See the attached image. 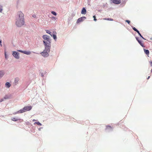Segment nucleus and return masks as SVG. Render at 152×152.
Segmentation results:
<instances>
[{"label": "nucleus", "mask_w": 152, "mask_h": 152, "mask_svg": "<svg viewBox=\"0 0 152 152\" xmlns=\"http://www.w3.org/2000/svg\"><path fill=\"white\" fill-rule=\"evenodd\" d=\"M43 39L45 40L43 41V43L45 47L48 46L50 47V42L49 37L47 35H45L43 36Z\"/></svg>", "instance_id": "1"}, {"label": "nucleus", "mask_w": 152, "mask_h": 152, "mask_svg": "<svg viewBox=\"0 0 152 152\" xmlns=\"http://www.w3.org/2000/svg\"><path fill=\"white\" fill-rule=\"evenodd\" d=\"M50 47L48 46L45 47V49L42 52L41 54L42 56L44 57H47L48 56V53L50 51Z\"/></svg>", "instance_id": "2"}, {"label": "nucleus", "mask_w": 152, "mask_h": 152, "mask_svg": "<svg viewBox=\"0 0 152 152\" xmlns=\"http://www.w3.org/2000/svg\"><path fill=\"white\" fill-rule=\"evenodd\" d=\"M25 23L24 20L16 19V24L18 27H21Z\"/></svg>", "instance_id": "3"}, {"label": "nucleus", "mask_w": 152, "mask_h": 152, "mask_svg": "<svg viewBox=\"0 0 152 152\" xmlns=\"http://www.w3.org/2000/svg\"><path fill=\"white\" fill-rule=\"evenodd\" d=\"M16 19L24 20V14L21 12L19 11L18 12Z\"/></svg>", "instance_id": "4"}, {"label": "nucleus", "mask_w": 152, "mask_h": 152, "mask_svg": "<svg viewBox=\"0 0 152 152\" xmlns=\"http://www.w3.org/2000/svg\"><path fill=\"white\" fill-rule=\"evenodd\" d=\"M12 55L16 58L19 59L20 58L19 53L16 51H13V52Z\"/></svg>", "instance_id": "5"}, {"label": "nucleus", "mask_w": 152, "mask_h": 152, "mask_svg": "<svg viewBox=\"0 0 152 152\" xmlns=\"http://www.w3.org/2000/svg\"><path fill=\"white\" fill-rule=\"evenodd\" d=\"M86 17H82L78 18L77 21V23H78L80 22L83 21L85 19H86Z\"/></svg>", "instance_id": "6"}, {"label": "nucleus", "mask_w": 152, "mask_h": 152, "mask_svg": "<svg viewBox=\"0 0 152 152\" xmlns=\"http://www.w3.org/2000/svg\"><path fill=\"white\" fill-rule=\"evenodd\" d=\"M18 51L26 55H30L31 53V52L29 51H22L20 50H18Z\"/></svg>", "instance_id": "7"}, {"label": "nucleus", "mask_w": 152, "mask_h": 152, "mask_svg": "<svg viewBox=\"0 0 152 152\" xmlns=\"http://www.w3.org/2000/svg\"><path fill=\"white\" fill-rule=\"evenodd\" d=\"M31 108L32 107L31 106H26L23 108L24 110H25V112L27 111L30 110Z\"/></svg>", "instance_id": "8"}, {"label": "nucleus", "mask_w": 152, "mask_h": 152, "mask_svg": "<svg viewBox=\"0 0 152 152\" xmlns=\"http://www.w3.org/2000/svg\"><path fill=\"white\" fill-rule=\"evenodd\" d=\"M113 3L115 4H119L121 3L120 0H112Z\"/></svg>", "instance_id": "9"}, {"label": "nucleus", "mask_w": 152, "mask_h": 152, "mask_svg": "<svg viewBox=\"0 0 152 152\" xmlns=\"http://www.w3.org/2000/svg\"><path fill=\"white\" fill-rule=\"evenodd\" d=\"M86 13V10L85 8H83L81 12V13L82 14H85Z\"/></svg>", "instance_id": "10"}, {"label": "nucleus", "mask_w": 152, "mask_h": 152, "mask_svg": "<svg viewBox=\"0 0 152 152\" xmlns=\"http://www.w3.org/2000/svg\"><path fill=\"white\" fill-rule=\"evenodd\" d=\"M145 53L146 54V55L148 56L149 55V51L148 50H146L145 49H143Z\"/></svg>", "instance_id": "11"}, {"label": "nucleus", "mask_w": 152, "mask_h": 152, "mask_svg": "<svg viewBox=\"0 0 152 152\" xmlns=\"http://www.w3.org/2000/svg\"><path fill=\"white\" fill-rule=\"evenodd\" d=\"M136 39L141 45L142 46V41L139 38L137 37L136 38Z\"/></svg>", "instance_id": "12"}, {"label": "nucleus", "mask_w": 152, "mask_h": 152, "mask_svg": "<svg viewBox=\"0 0 152 152\" xmlns=\"http://www.w3.org/2000/svg\"><path fill=\"white\" fill-rule=\"evenodd\" d=\"M4 75V72L2 70H0V78L2 77Z\"/></svg>", "instance_id": "13"}, {"label": "nucleus", "mask_w": 152, "mask_h": 152, "mask_svg": "<svg viewBox=\"0 0 152 152\" xmlns=\"http://www.w3.org/2000/svg\"><path fill=\"white\" fill-rule=\"evenodd\" d=\"M24 112H25V110L23 108V109H21L20 110H19L18 111L17 113H22Z\"/></svg>", "instance_id": "14"}, {"label": "nucleus", "mask_w": 152, "mask_h": 152, "mask_svg": "<svg viewBox=\"0 0 152 152\" xmlns=\"http://www.w3.org/2000/svg\"><path fill=\"white\" fill-rule=\"evenodd\" d=\"M5 85L7 88H9L11 86V84L9 82H7L5 83Z\"/></svg>", "instance_id": "15"}, {"label": "nucleus", "mask_w": 152, "mask_h": 152, "mask_svg": "<svg viewBox=\"0 0 152 152\" xmlns=\"http://www.w3.org/2000/svg\"><path fill=\"white\" fill-rule=\"evenodd\" d=\"M46 31L47 33L49 34L51 36H52V34H53L50 32V31L48 30H46Z\"/></svg>", "instance_id": "16"}, {"label": "nucleus", "mask_w": 152, "mask_h": 152, "mask_svg": "<svg viewBox=\"0 0 152 152\" xmlns=\"http://www.w3.org/2000/svg\"><path fill=\"white\" fill-rule=\"evenodd\" d=\"M37 124L39 126H42V124L39 122H35L34 123V124Z\"/></svg>", "instance_id": "17"}, {"label": "nucleus", "mask_w": 152, "mask_h": 152, "mask_svg": "<svg viewBox=\"0 0 152 152\" xmlns=\"http://www.w3.org/2000/svg\"><path fill=\"white\" fill-rule=\"evenodd\" d=\"M112 127L110 126H106V129H112Z\"/></svg>", "instance_id": "18"}, {"label": "nucleus", "mask_w": 152, "mask_h": 152, "mask_svg": "<svg viewBox=\"0 0 152 152\" xmlns=\"http://www.w3.org/2000/svg\"><path fill=\"white\" fill-rule=\"evenodd\" d=\"M104 20H109L110 21H113V19L111 18H104Z\"/></svg>", "instance_id": "19"}, {"label": "nucleus", "mask_w": 152, "mask_h": 152, "mask_svg": "<svg viewBox=\"0 0 152 152\" xmlns=\"http://www.w3.org/2000/svg\"><path fill=\"white\" fill-rule=\"evenodd\" d=\"M52 37H53V38L55 40H56V34H52Z\"/></svg>", "instance_id": "20"}, {"label": "nucleus", "mask_w": 152, "mask_h": 152, "mask_svg": "<svg viewBox=\"0 0 152 152\" xmlns=\"http://www.w3.org/2000/svg\"><path fill=\"white\" fill-rule=\"evenodd\" d=\"M19 79L18 78H16L15 79V83H17L19 81Z\"/></svg>", "instance_id": "21"}, {"label": "nucleus", "mask_w": 152, "mask_h": 152, "mask_svg": "<svg viewBox=\"0 0 152 152\" xmlns=\"http://www.w3.org/2000/svg\"><path fill=\"white\" fill-rule=\"evenodd\" d=\"M12 120L14 121H17L18 120V119L15 118H13L12 119Z\"/></svg>", "instance_id": "22"}, {"label": "nucleus", "mask_w": 152, "mask_h": 152, "mask_svg": "<svg viewBox=\"0 0 152 152\" xmlns=\"http://www.w3.org/2000/svg\"><path fill=\"white\" fill-rule=\"evenodd\" d=\"M51 13L52 14L54 15H55V16H56L57 15L56 13L54 11H52Z\"/></svg>", "instance_id": "23"}, {"label": "nucleus", "mask_w": 152, "mask_h": 152, "mask_svg": "<svg viewBox=\"0 0 152 152\" xmlns=\"http://www.w3.org/2000/svg\"><path fill=\"white\" fill-rule=\"evenodd\" d=\"M4 54L5 58L7 59L8 58V56L6 54V52H5Z\"/></svg>", "instance_id": "24"}, {"label": "nucleus", "mask_w": 152, "mask_h": 152, "mask_svg": "<svg viewBox=\"0 0 152 152\" xmlns=\"http://www.w3.org/2000/svg\"><path fill=\"white\" fill-rule=\"evenodd\" d=\"M132 28L134 31L136 32L138 31V30L134 27H132Z\"/></svg>", "instance_id": "25"}, {"label": "nucleus", "mask_w": 152, "mask_h": 152, "mask_svg": "<svg viewBox=\"0 0 152 152\" xmlns=\"http://www.w3.org/2000/svg\"><path fill=\"white\" fill-rule=\"evenodd\" d=\"M93 18H94V20L95 21H96L97 20V19L96 18V16L95 15H94L93 16Z\"/></svg>", "instance_id": "26"}, {"label": "nucleus", "mask_w": 152, "mask_h": 152, "mask_svg": "<svg viewBox=\"0 0 152 152\" xmlns=\"http://www.w3.org/2000/svg\"><path fill=\"white\" fill-rule=\"evenodd\" d=\"M137 32L138 33V34L142 38V37L141 35V34L140 33L139 31L138 30L137 31Z\"/></svg>", "instance_id": "27"}, {"label": "nucleus", "mask_w": 152, "mask_h": 152, "mask_svg": "<svg viewBox=\"0 0 152 152\" xmlns=\"http://www.w3.org/2000/svg\"><path fill=\"white\" fill-rule=\"evenodd\" d=\"M2 10V7L0 5V12H1Z\"/></svg>", "instance_id": "28"}, {"label": "nucleus", "mask_w": 152, "mask_h": 152, "mask_svg": "<svg viewBox=\"0 0 152 152\" xmlns=\"http://www.w3.org/2000/svg\"><path fill=\"white\" fill-rule=\"evenodd\" d=\"M125 21L127 23L129 24L130 23V21H129V20H126Z\"/></svg>", "instance_id": "29"}, {"label": "nucleus", "mask_w": 152, "mask_h": 152, "mask_svg": "<svg viewBox=\"0 0 152 152\" xmlns=\"http://www.w3.org/2000/svg\"><path fill=\"white\" fill-rule=\"evenodd\" d=\"M9 98L7 96H6L4 97V99H8Z\"/></svg>", "instance_id": "30"}, {"label": "nucleus", "mask_w": 152, "mask_h": 152, "mask_svg": "<svg viewBox=\"0 0 152 152\" xmlns=\"http://www.w3.org/2000/svg\"><path fill=\"white\" fill-rule=\"evenodd\" d=\"M4 101V99H0V102H2L3 101Z\"/></svg>", "instance_id": "31"}, {"label": "nucleus", "mask_w": 152, "mask_h": 152, "mask_svg": "<svg viewBox=\"0 0 152 152\" xmlns=\"http://www.w3.org/2000/svg\"><path fill=\"white\" fill-rule=\"evenodd\" d=\"M32 17L34 18H35L36 17V16L35 15H32Z\"/></svg>", "instance_id": "32"}, {"label": "nucleus", "mask_w": 152, "mask_h": 152, "mask_svg": "<svg viewBox=\"0 0 152 152\" xmlns=\"http://www.w3.org/2000/svg\"><path fill=\"white\" fill-rule=\"evenodd\" d=\"M52 19H56V17H52Z\"/></svg>", "instance_id": "33"}, {"label": "nucleus", "mask_w": 152, "mask_h": 152, "mask_svg": "<svg viewBox=\"0 0 152 152\" xmlns=\"http://www.w3.org/2000/svg\"><path fill=\"white\" fill-rule=\"evenodd\" d=\"M1 40H0V45H1V46H2V45L1 44Z\"/></svg>", "instance_id": "34"}, {"label": "nucleus", "mask_w": 152, "mask_h": 152, "mask_svg": "<svg viewBox=\"0 0 152 152\" xmlns=\"http://www.w3.org/2000/svg\"><path fill=\"white\" fill-rule=\"evenodd\" d=\"M150 65L151 66H152V62L151 61L150 62Z\"/></svg>", "instance_id": "35"}, {"label": "nucleus", "mask_w": 152, "mask_h": 152, "mask_svg": "<svg viewBox=\"0 0 152 152\" xmlns=\"http://www.w3.org/2000/svg\"><path fill=\"white\" fill-rule=\"evenodd\" d=\"M36 120L35 119H33V121H36Z\"/></svg>", "instance_id": "36"}, {"label": "nucleus", "mask_w": 152, "mask_h": 152, "mask_svg": "<svg viewBox=\"0 0 152 152\" xmlns=\"http://www.w3.org/2000/svg\"><path fill=\"white\" fill-rule=\"evenodd\" d=\"M150 78V76H149L148 77L147 79H148Z\"/></svg>", "instance_id": "37"}, {"label": "nucleus", "mask_w": 152, "mask_h": 152, "mask_svg": "<svg viewBox=\"0 0 152 152\" xmlns=\"http://www.w3.org/2000/svg\"><path fill=\"white\" fill-rule=\"evenodd\" d=\"M53 33H56V31H54V32L53 31Z\"/></svg>", "instance_id": "38"}, {"label": "nucleus", "mask_w": 152, "mask_h": 152, "mask_svg": "<svg viewBox=\"0 0 152 152\" xmlns=\"http://www.w3.org/2000/svg\"><path fill=\"white\" fill-rule=\"evenodd\" d=\"M151 72L152 73V69L151 70Z\"/></svg>", "instance_id": "39"}]
</instances>
